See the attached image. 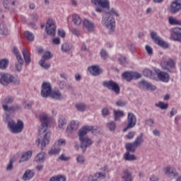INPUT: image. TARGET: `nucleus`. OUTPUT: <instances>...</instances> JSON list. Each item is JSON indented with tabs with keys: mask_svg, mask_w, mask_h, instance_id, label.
<instances>
[{
	"mask_svg": "<svg viewBox=\"0 0 181 181\" xmlns=\"http://www.w3.org/2000/svg\"><path fill=\"white\" fill-rule=\"evenodd\" d=\"M79 122L78 121H71L70 124V127L66 128V132L69 134H71V132H74V131H77L78 128Z\"/></svg>",
	"mask_w": 181,
	"mask_h": 181,
	"instance_id": "obj_21",
	"label": "nucleus"
},
{
	"mask_svg": "<svg viewBox=\"0 0 181 181\" xmlns=\"http://www.w3.org/2000/svg\"><path fill=\"white\" fill-rule=\"evenodd\" d=\"M52 93V84L49 82H43L41 87V95L43 98H47Z\"/></svg>",
	"mask_w": 181,
	"mask_h": 181,
	"instance_id": "obj_16",
	"label": "nucleus"
},
{
	"mask_svg": "<svg viewBox=\"0 0 181 181\" xmlns=\"http://www.w3.org/2000/svg\"><path fill=\"white\" fill-rule=\"evenodd\" d=\"M52 135V133L50 132H47L42 140L40 139H38L35 141V144L39 146L41 144V149L43 151V148L46 147V145H49L50 142V136Z\"/></svg>",
	"mask_w": 181,
	"mask_h": 181,
	"instance_id": "obj_15",
	"label": "nucleus"
},
{
	"mask_svg": "<svg viewBox=\"0 0 181 181\" xmlns=\"http://www.w3.org/2000/svg\"><path fill=\"white\" fill-rule=\"evenodd\" d=\"M168 22L170 25H179L181 26V21L175 18L173 16H170L168 18Z\"/></svg>",
	"mask_w": 181,
	"mask_h": 181,
	"instance_id": "obj_42",
	"label": "nucleus"
},
{
	"mask_svg": "<svg viewBox=\"0 0 181 181\" xmlns=\"http://www.w3.org/2000/svg\"><path fill=\"white\" fill-rule=\"evenodd\" d=\"M83 23V26H85L88 32H93L94 30V23L88 21V19H85Z\"/></svg>",
	"mask_w": 181,
	"mask_h": 181,
	"instance_id": "obj_25",
	"label": "nucleus"
},
{
	"mask_svg": "<svg viewBox=\"0 0 181 181\" xmlns=\"http://www.w3.org/2000/svg\"><path fill=\"white\" fill-rule=\"evenodd\" d=\"M146 124L148 127H152L155 124V121L153 119H148L146 120Z\"/></svg>",
	"mask_w": 181,
	"mask_h": 181,
	"instance_id": "obj_60",
	"label": "nucleus"
},
{
	"mask_svg": "<svg viewBox=\"0 0 181 181\" xmlns=\"http://www.w3.org/2000/svg\"><path fill=\"white\" fill-rule=\"evenodd\" d=\"M130 151H127L124 155V159L129 162L136 160V156L134 154H131Z\"/></svg>",
	"mask_w": 181,
	"mask_h": 181,
	"instance_id": "obj_30",
	"label": "nucleus"
},
{
	"mask_svg": "<svg viewBox=\"0 0 181 181\" xmlns=\"http://www.w3.org/2000/svg\"><path fill=\"white\" fill-rule=\"evenodd\" d=\"M49 96L51 98H54V100H62V98H63L62 93H60L59 90L51 91Z\"/></svg>",
	"mask_w": 181,
	"mask_h": 181,
	"instance_id": "obj_32",
	"label": "nucleus"
},
{
	"mask_svg": "<svg viewBox=\"0 0 181 181\" xmlns=\"http://www.w3.org/2000/svg\"><path fill=\"white\" fill-rule=\"evenodd\" d=\"M25 37L29 42H33L35 40V35L32 33L30 31H25Z\"/></svg>",
	"mask_w": 181,
	"mask_h": 181,
	"instance_id": "obj_44",
	"label": "nucleus"
},
{
	"mask_svg": "<svg viewBox=\"0 0 181 181\" xmlns=\"http://www.w3.org/2000/svg\"><path fill=\"white\" fill-rule=\"evenodd\" d=\"M156 107L160 108V110H167L169 105L163 103V102H160L158 103L155 104Z\"/></svg>",
	"mask_w": 181,
	"mask_h": 181,
	"instance_id": "obj_49",
	"label": "nucleus"
},
{
	"mask_svg": "<svg viewBox=\"0 0 181 181\" xmlns=\"http://www.w3.org/2000/svg\"><path fill=\"white\" fill-rule=\"evenodd\" d=\"M60 153V147L57 144H54L48 152V155L52 156V155H59Z\"/></svg>",
	"mask_w": 181,
	"mask_h": 181,
	"instance_id": "obj_28",
	"label": "nucleus"
},
{
	"mask_svg": "<svg viewBox=\"0 0 181 181\" xmlns=\"http://www.w3.org/2000/svg\"><path fill=\"white\" fill-rule=\"evenodd\" d=\"M23 122L22 120H18L17 124L15 121L8 122V128L12 134H21L23 131Z\"/></svg>",
	"mask_w": 181,
	"mask_h": 181,
	"instance_id": "obj_5",
	"label": "nucleus"
},
{
	"mask_svg": "<svg viewBox=\"0 0 181 181\" xmlns=\"http://www.w3.org/2000/svg\"><path fill=\"white\" fill-rule=\"evenodd\" d=\"M115 121H119V118L124 117V112L121 110H114Z\"/></svg>",
	"mask_w": 181,
	"mask_h": 181,
	"instance_id": "obj_38",
	"label": "nucleus"
},
{
	"mask_svg": "<svg viewBox=\"0 0 181 181\" xmlns=\"http://www.w3.org/2000/svg\"><path fill=\"white\" fill-rule=\"evenodd\" d=\"M142 144H144V134H141L137 136L133 143H127L125 144V148L127 151H130L132 153H135L136 148L141 146Z\"/></svg>",
	"mask_w": 181,
	"mask_h": 181,
	"instance_id": "obj_4",
	"label": "nucleus"
},
{
	"mask_svg": "<svg viewBox=\"0 0 181 181\" xmlns=\"http://www.w3.org/2000/svg\"><path fill=\"white\" fill-rule=\"evenodd\" d=\"M100 54L102 59H108L109 57L108 52H107V50H105V49H102L100 50Z\"/></svg>",
	"mask_w": 181,
	"mask_h": 181,
	"instance_id": "obj_52",
	"label": "nucleus"
},
{
	"mask_svg": "<svg viewBox=\"0 0 181 181\" xmlns=\"http://www.w3.org/2000/svg\"><path fill=\"white\" fill-rule=\"evenodd\" d=\"M53 57V54H52V52L47 51L42 55V59L41 60H44V62H46V60H50Z\"/></svg>",
	"mask_w": 181,
	"mask_h": 181,
	"instance_id": "obj_46",
	"label": "nucleus"
},
{
	"mask_svg": "<svg viewBox=\"0 0 181 181\" xmlns=\"http://www.w3.org/2000/svg\"><path fill=\"white\" fill-rule=\"evenodd\" d=\"M100 127H90V126H84L82 127L78 132L79 141H81V148L82 149H87V147L90 146V145H93V141L86 136L87 133L90 131L94 132V131H100Z\"/></svg>",
	"mask_w": 181,
	"mask_h": 181,
	"instance_id": "obj_1",
	"label": "nucleus"
},
{
	"mask_svg": "<svg viewBox=\"0 0 181 181\" xmlns=\"http://www.w3.org/2000/svg\"><path fill=\"white\" fill-rule=\"evenodd\" d=\"M23 105L25 110H30L32 105H33V103H32V101L26 100L23 102Z\"/></svg>",
	"mask_w": 181,
	"mask_h": 181,
	"instance_id": "obj_50",
	"label": "nucleus"
},
{
	"mask_svg": "<svg viewBox=\"0 0 181 181\" xmlns=\"http://www.w3.org/2000/svg\"><path fill=\"white\" fill-rule=\"evenodd\" d=\"M50 181H66V178L62 175H57L51 177Z\"/></svg>",
	"mask_w": 181,
	"mask_h": 181,
	"instance_id": "obj_48",
	"label": "nucleus"
},
{
	"mask_svg": "<svg viewBox=\"0 0 181 181\" xmlns=\"http://www.w3.org/2000/svg\"><path fill=\"white\" fill-rule=\"evenodd\" d=\"M171 37L173 39V40H175L176 42H180L181 43V28H175L171 35Z\"/></svg>",
	"mask_w": 181,
	"mask_h": 181,
	"instance_id": "obj_19",
	"label": "nucleus"
},
{
	"mask_svg": "<svg viewBox=\"0 0 181 181\" xmlns=\"http://www.w3.org/2000/svg\"><path fill=\"white\" fill-rule=\"evenodd\" d=\"M102 115L103 117H108L110 115V110L107 107L103 108L102 110Z\"/></svg>",
	"mask_w": 181,
	"mask_h": 181,
	"instance_id": "obj_56",
	"label": "nucleus"
},
{
	"mask_svg": "<svg viewBox=\"0 0 181 181\" xmlns=\"http://www.w3.org/2000/svg\"><path fill=\"white\" fill-rule=\"evenodd\" d=\"M149 83H148V81H141L139 82V86L140 87H141L142 88H148V86Z\"/></svg>",
	"mask_w": 181,
	"mask_h": 181,
	"instance_id": "obj_55",
	"label": "nucleus"
},
{
	"mask_svg": "<svg viewBox=\"0 0 181 181\" xmlns=\"http://www.w3.org/2000/svg\"><path fill=\"white\" fill-rule=\"evenodd\" d=\"M106 127L111 132H114V131H115V128H117V124L115 122L110 121L106 124Z\"/></svg>",
	"mask_w": 181,
	"mask_h": 181,
	"instance_id": "obj_41",
	"label": "nucleus"
},
{
	"mask_svg": "<svg viewBox=\"0 0 181 181\" xmlns=\"http://www.w3.org/2000/svg\"><path fill=\"white\" fill-rule=\"evenodd\" d=\"M146 50L148 54H149V55L153 54V51L152 50V47H151V46L146 45Z\"/></svg>",
	"mask_w": 181,
	"mask_h": 181,
	"instance_id": "obj_61",
	"label": "nucleus"
},
{
	"mask_svg": "<svg viewBox=\"0 0 181 181\" xmlns=\"http://www.w3.org/2000/svg\"><path fill=\"white\" fill-rule=\"evenodd\" d=\"M116 105H117V107H125V105H127V103L124 100H117L116 102Z\"/></svg>",
	"mask_w": 181,
	"mask_h": 181,
	"instance_id": "obj_57",
	"label": "nucleus"
},
{
	"mask_svg": "<svg viewBox=\"0 0 181 181\" xmlns=\"http://www.w3.org/2000/svg\"><path fill=\"white\" fill-rule=\"evenodd\" d=\"M35 176V173L30 170H27L25 173L23 175V180H30L32 177Z\"/></svg>",
	"mask_w": 181,
	"mask_h": 181,
	"instance_id": "obj_31",
	"label": "nucleus"
},
{
	"mask_svg": "<svg viewBox=\"0 0 181 181\" xmlns=\"http://www.w3.org/2000/svg\"><path fill=\"white\" fill-rule=\"evenodd\" d=\"M58 145L59 148L62 146V145H66V140L65 139H59L57 142L55 143Z\"/></svg>",
	"mask_w": 181,
	"mask_h": 181,
	"instance_id": "obj_59",
	"label": "nucleus"
},
{
	"mask_svg": "<svg viewBox=\"0 0 181 181\" xmlns=\"http://www.w3.org/2000/svg\"><path fill=\"white\" fill-rule=\"evenodd\" d=\"M103 86L105 88H107V90H111L113 93H115V94L118 95L121 93V88H119V85L112 80L103 81Z\"/></svg>",
	"mask_w": 181,
	"mask_h": 181,
	"instance_id": "obj_8",
	"label": "nucleus"
},
{
	"mask_svg": "<svg viewBox=\"0 0 181 181\" xmlns=\"http://www.w3.org/2000/svg\"><path fill=\"white\" fill-rule=\"evenodd\" d=\"M3 110H4L6 112H9L10 114L15 112L13 106L8 107L6 105H4Z\"/></svg>",
	"mask_w": 181,
	"mask_h": 181,
	"instance_id": "obj_51",
	"label": "nucleus"
},
{
	"mask_svg": "<svg viewBox=\"0 0 181 181\" xmlns=\"http://www.w3.org/2000/svg\"><path fill=\"white\" fill-rule=\"evenodd\" d=\"M56 21L52 18L48 19L45 25V32L47 35L51 36V37H54V36H56Z\"/></svg>",
	"mask_w": 181,
	"mask_h": 181,
	"instance_id": "obj_6",
	"label": "nucleus"
},
{
	"mask_svg": "<svg viewBox=\"0 0 181 181\" xmlns=\"http://www.w3.org/2000/svg\"><path fill=\"white\" fill-rule=\"evenodd\" d=\"M84 160V156H78L76 158V161L78 163H83Z\"/></svg>",
	"mask_w": 181,
	"mask_h": 181,
	"instance_id": "obj_63",
	"label": "nucleus"
},
{
	"mask_svg": "<svg viewBox=\"0 0 181 181\" xmlns=\"http://www.w3.org/2000/svg\"><path fill=\"white\" fill-rule=\"evenodd\" d=\"M163 171L165 175H168L171 179H175V181H181V175L176 172V168L172 167L164 168Z\"/></svg>",
	"mask_w": 181,
	"mask_h": 181,
	"instance_id": "obj_10",
	"label": "nucleus"
},
{
	"mask_svg": "<svg viewBox=\"0 0 181 181\" xmlns=\"http://www.w3.org/2000/svg\"><path fill=\"white\" fill-rule=\"evenodd\" d=\"M18 0H2L4 8H0V13L8 12L11 9H13L16 6Z\"/></svg>",
	"mask_w": 181,
	"mask_h": 181,
	"instance_id": "obj_13",
	"label": "nucleus"
},
{
	"mask_svg": "<svg viewBox=\"0 0 181 181\" xmlns=\"http://www.w3.org/2000/svg\"><path fill=\"white\" fill-rule=\"evenodd\" d=\"M30 18L33 21L37 22V19H39V15L37 13L30 14Z\"/></svg>",
	"mask_w": 181,
	"mask_h": 181,
	"instance_id": "obj_62",
	"label": "nucleus"
},
{
	"mask_svg": "<svg viewBox=\"0 0 181 181\" xmlns=\"http://www.w3.org/2000/svg\"><path fill=\"white\" fill-rule=\"evenodd\" d=\"M45 158H46V153L45 152H41V153H39L35 156L34 160L37 163H45Z\"/></svg>",
	"mask_w": 181,
	"mask_h": 181,
	"instance_id": "obj_23",
	"label": "nucleus"
},
{
	"mask_svg": "<svg viewBox=\"0 0 181 181\" xmlns=\"http://www.w3.org/2000/svg\"><path fill=\"white\" fill-rule=\"evenodd\" d=\"M40 119L41 122V126L39 127L38 131L40 134H45L47 131V125L49 124V118H47V115H40Z\"/></svg>",
	"mask_w": 181,
	"mask_h": 181,
	"instance_id": "obj_14",
	"label": "nucleus"
},
{
	"mask_svg": "<svg viewBox=\"0 0 181 181\" xmlns=\"http://www.w3.org/2000/svg\"><path fill=\"white\" fill-rule=\"evenodd\" d=\"M14 100L13 97L8 96L2 102V107H4V105H9V104H12Z\"/></svg>",
	"mask_w": 181,
	"mask_h": 181,
	"instance_id": "obj_43",
	"label": "nucleus"
},
{
	"mask_svg": "<svg viewBox=\"0 0 181 181\" xmlns=\"http://www.w3.org/2000/svg\"><path fill=\"white\" fill-rule=\"evenodd\" d=\"M103 173H97L94 176L89 175L88 177V181H98L100 179H105L107 173H108V167L105 166L102 168Z\"/></svg>",
	"mask_w": 181,
	"mask_h": 181,
	"instance_id": "obj_11",
	"label": "nucleus"
},
{
	"mask_svg": "<svg viewBox=\"0 0 181 181\" xmlns=\"http://www.w3.org/2000/svg\"><path fill=\"white\" fill-rule=\"evenodd\" d=\"M72 22H74V25H76V26H79V25H81V18H80V16L78 14H74L72 16Z\"/></svg>",
	"mask_w": 181,
	"mask_h": 181,
	"instance_id": "obj_35",
	"label": "nucleus"
},
{
	"mask_svg": "<svg viewBox=\"0 0 181 181\" xmlns=\"http://www.w3.org/2000/svg\"><path fill=\"white\" fill-rule=\"evenodd\" d=\"M150 181H159V177L158 175H152L150 178Z\"/></svg>",
	"mask_w": 181,
	"mask_h": 181,
	"instance_id": "obj_64",
	"label": "nucleus"
},
{
	"mask_svg": "<svg viewBox=\"0 0 181 181\" xmlns=\"http://www.w3.org/2000/svg\"><path fill=\"white\" fill-rule=\"evenodd\" d=\"M66 125H67V120L64 117H61L59 119V127L61 129H64L66 128Z\"/></svg>",
	"mask_w": 181,
	"mask_h": 181,
	"instance_id": "obj_36",
	"label": "nucleus"
},
{
	"mask_svg": "<svg viewBox=\"0 0 181 181\" xmlns=\"http://www.w3.org/2000/svg\"><path fill=\"white\" fill-rule=\"evenodd\" d=\"M75 107L80 112H84L87 110V105L83 103L76 104Z\"/></svg>",
	"mask_w": 181,
	"mask_h": 181,
	"instance_id": "obj_37",
	"label": "nucleus"
},
{
	"mask_svg": "<svg viewBox=\"0 0 181 181\" xmlns=\"http://www.w3.org/2000/svg\"><path fill=\"white\" fill-rule=\"evenodd\" d=\"M156 73L158 75V78L160 81H163L164 83H168L170 80V76L166 72L161 71L159 69H156Z\"/></svg>",
	"mask_w": 181,
	"mask_h": 181,
	"instance_id": "obj_18",
	"label": "nucleus"
},
{
	"mask_svg": "<svg viewBox=\"0 0 181 181\" xmlns=\"http://www.w3.org/2000/svg\"><path fill=\"white\" fill-rule=\"evenodd\" d=\"M46 61L45 60H40V66L41 67H43V69H45L46 70L50 69V64H46Z\"/></svg>",
	"mask_w": 181,
	"mask_h": 181,
	"instance_id": "obj_53",
	"label": "nucleus"
},
{
	"mask_svg": "<svg viewBox=\"0 0 181 181\" xmlns=\"http://www.w3.org/2000/svg\"><path fill=\"white\" fill-rule=\"evenodd\" d=\"M10 33L11 32L8 29V27H6V25L4 23H0V35H2L3 36H8Z\"/></svg>",
	"mask_w": 181,
	"mask_h": 181,
	"instance_id": "obj_26",
	"label": "nucleus"
},
{
	"mask_svg": "<svg viewBox=\"0 0 181 181\" xmlns=\"http://www.w3.org/2000/svg\"><path fill=\"white\" fill-rule=\"evenodd\" d=\"M142 76L138 72H132V80H138V78H141Z\"/></svg>",
	"mask_w": 181,
	"mask_h": 181,
	"instance_id": "obj_54",
	"label": "nucleus"
},
{
	"mask_svg": "<svg viewBox=\"0 0 181 181\" xmlns=\"http://www.w3.org/2000/svg\"><path fill=\"white\" fill-rule=\"evenodd\" d=\"M15 160H16L13 158L10 159L9 163L7 165V167H6V170L8 172H11V170H13V163H15Z\"/></svg>",
	"mask_w": 181,
	"mask_h": 181,
	"instance_id": "obj_45",
	"label": "nucleus"
},
{
	"mask_svg": "<svg viewBox=\"0 0 181 181\" xmlns=\"http://www.w3.org/2000/svg\"><path fill=\"white\" fill-rule=\"evenodd\" d=\"M17 62H18L15 64V69L16 71L19 73L22 71V67H23V64L25 63V61H23V58H22V56H18Z\"/></svg>",
	"mask_w": 181,
	"mask_h": 181,
	"instance_id": "obj_20",
	"label": "nucleus"
},
{
	"mask_svg": "<svg viewBox=\"0 0 181 181\" xmlns=\"http://www.w3.org/2000/svg\"><path fill=\"white\" fill-rule=\"evenodd\" d=\"M122 77L124 80H126V81H131V80H132V72L125 71L122 74Z\"/></svg>",
	"mask_w": 181,
	"mask_h": 181,
	"instance_id": "obj_40",
	"label": "nucleus"
},
{
	"mask_svg": "<svg viewBox=\"0 0 181 181\" xmlns=\"http://www.w3.org/2000/svg\"><path fill=\"white\" fill-rule=\"evenodd\" d=\"M88 71L92 76H100V67L98 66H92L88 68Z\"/></svg>",
	"mask_w": 181,
	"mask_h": 181,
	"instance_id": "obj_27",
	"label": "nucleus"
},
{
	"mask_svg": "<svg viewBox=\"0 0 181 181\" xmlns=\"http://www.w3.org/2000/svg\"><path fill=\"white\" fill-rule=\"evenodd\" d=\"M9 65V60L6 59H0V69L1 70H5Z\"/></svg>",
	"mask_w": 181,
	"mask_h": 181,
	"instance_id": "obj_39",
	"label": "nucleus"
},
{
	"mask_svg": "<svg viewBox=\"0 0 181 181\" xmlns=\"http://www.w3.org/2000/svg\"><path fill=\"white\" fill-rule=\"evenodd\" d=\"M23 56L26 64H30V62H32V59H30V54H29V52L25 49L23 50Z\"/></svg>",
	"mask_w": 181,
	"mask_h": 181,
	"instance_id": "obj_34",
	"label": "nucleus"
},
{
	"mask_svg": "<svg viewBox=\"0 0 181 181\" xmlns=\"http://www.w3.org/2000/svg\"><path fill=\"white\" fill-rule=\"evenodd\" d=\"M61 50L62 53H70L73 50V45L69 42H64L62 45Z\"/></svg>",
	"mask_w": 181,
	"mask_h": 181,
	"instance_id": "obj_22",
	"label": "nucleus"
},
{
	"mask_svg": "<svg viewBox=\"0 0 181 181\" xmlns=\"http://www.w3.org/2000/svg\"><path fill=\"white\" fill-rule=\"evenodd\" d=\"M123 179L124 181H132V173L129 170L123 171Z\"/></svg>",
	"mask_w": 181,
	"mask_h": 181,
	"instance_id": "obj_33",
	"label": "nucleus"
},
{
	"mask_svg": "<svg viewBox=\"0 0 181 181\" xmlns=\"http://www.w3.org/2000/svg\"><path fill=\"white\" fill-rule=\"evenodd\" d=\"M143 74L145 77H149V78H152L153 77V73L148 69H146L143 71Z\"/></svg>",
	"mask_w": 181,
	"mask_h": 181,
	"instance_id": "obj_47",
	"label": "nucleus"
},
{
	"mask_svg": "<svg viewBox=\"0 0 181 181\" xmlns=\"http://www.w3.org/2000/svg\"><path fill=\"white\" fill-rule=\"evenodd\" d=\"M111 15L119 18V13L115 8H111L110 12H105V16L103 18L102 23L105 28L109 29L111 32L115 30V18Z\"/></svg>",
	"mask_w": 181,
	"mask_h": 181,
	"instance_id": "obj_2",
	"label": "nucleus"
},
{
	"mask_svg": "<svg viewBox=\"0 0 181 181\" xmlns=\"http://www.w3.org/2000/svg\"><path fill=\"white\" fill-rule=\"evenodd\" d=\"M4 120L5 122L7 123V125H8L10 121H13V119H11V116H9V115H8V114L5 115Z\"/></svg>",
	"mask_w": 181,
	"mask_h": 181,
	"instance_id": "obj_58",
	"label": "nucleus"
},
{
	"mask_svg": "<svg viewBox=\"0 0 181 181\" xmlns=\"http://www.w3.org/2000/svg\"><path fill=\"white\" fill-rule=\"evenodd\" d=\"M136 125V116L132 112H128L127 114V125L123 129L124 132L134 128Z\"/></svg>",
	"mask_w": 181,
	"mask_h": 181,
	"instance_id": "obj_12",
	"label": "nucleus"
},
{
	"mask_svg": "<svg viewBox=\"0 0 181 181\" xmlns=\"http://www.w3.org/2000/svg\"><path fill=\"white\" fill-rule=\"evenodd\" d=\"M0 83L2 86H9L11 83L21 84V79L9 74L0 73Z\"/></svg>",
	"mask_w": 181,
	"mask_h": 181,
	"instance_id": "obj_3",
	"label": "nucleus"
},
{
	"mask_svg": "<svg viewBox=\"0 0 181 181\" xmlns=\"http://www.w3.org/2000/svg\"><path fill=\"white\" fill-rule=\"evenodd\" d=\"M170 13L175 15V13H177V12H180L181 11V1L180 0H175L173 1L169 7Z\"/></svg>",
	"mask_w": 181,
	"mask_h": 181,
	"instance_id": "obj_17",
	"label": "nucleus"
},
{
	"mask_svg": "<svg viewBox=\"0 0 181 181\" xmlns=\"http://www.w3.org/2000/svg\"><path fill=\"white\" fill-rule=\"evenodd\" d=\"M165 64L166 66H163V69L167 71H170V69H175V66H176V62L172 59H168Z\"/></svg>",
	"mask_w": 181,
	"mask_h": 181,
	"instance_id": "obj_24",
	"label": "nucleus"
},
{
	"mask_svg": "<svg viewBox=\"0 0 181 181\" xmlns=\"http://www.w3.org/2000/svg\"><path fill=\"white\" fill-rule=\"evenodd\" d=\"M150 35L152 40L156 43V45L160 46V47H163V49H168L169 47L168 42L163 41L162 38H160V36L158 35L157 32L151 31Z\"/></svg>",
	"mask_w": 181,
	"mask_h": 181,
	"instance_id": "obj_9",
	"label": "nucleus"
},
{
	"mask_svg": "<svg viewBox=\"0 0 181 181\" xmlns=\"http://www.w3.org/2000/svg\"><path fill=\"white\" fill-rule=\"evenodd\" d=\"M33 152L32 151H28L25 153H24L21 158V160H19V163H22V162H25V160H29V159H30L32 158V155H33Z\"/></svg>",
	"mask_w": 181,
	"mask_h": 181,
	"instance_id": "obj_29",
	"label": "nucleus"
},
{
	"mask_svg": "<svg viewBox=\"0 0 181 181\" xmlns=\"http://www.w3.org/2000/svg\"><path fill=\"white\" fill-rule=\"evenodd\" d=\"M92 4L97 7L95 8L96 12L101 13V12H104V9H110V1L108 0H91Z\"/></svg>",
	"mask_w": 181,
	"mask_h": 181,
	"instance_id": "obj_7",
	"label": "nucleus"
}]
</instances>
